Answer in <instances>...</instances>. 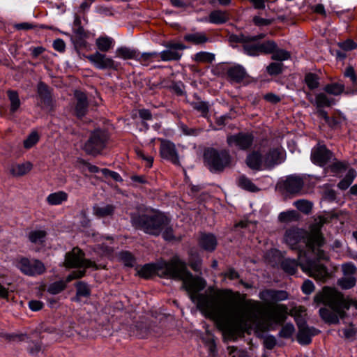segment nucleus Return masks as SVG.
<instances>
[{"label": "nucleus", "mask_w": 357, "mask_h": 357, "mask_svg": "<svg viewBox=\"0 0 357 357\" xmlns=\"http://www.w3.org/2000/svg\"><path fill=\"white\" fill-rule=\"evenodd\" d=\"M139 276L149 278L153 275L180 280L191 301L197 305L199 310L213 320L223 336L229 340H236L255 326V333L268 331L271 321L282 324L287 319V306L283 304L269 305V312L266 317L263 316L264 305L258 301L248 300L243 312L234 314L229 302L218 299L220 291L208 288V294H199L206 284V281L198 276H194L188 270L187 264L178 256L173 257L168 261L148 264L139 268Z\"/></svg>", "instance_id": "1"}, {"label": "nucleus", "mask_w": 357, "mask_h": 357, "mask_svg": "<svg viewBox=\"0 0 357 357\" xmlns=\"http://www.w3.org/2000/svg\"><path fill=\"white\" fill-rule=\"evenodd\" d=\"M327 218L319 217L310 227V233L298 228H289L284 234V242L291 249H299L301 244L305 243L319 259H327L326 253L321 250L324 238L321 233V227L326 222Z\"/></svg>", "instance_id": "2"}, {"label": "nucleus", "mask_w": 357, "mask_h": 357, "mask_svg": "<svg viewBox=\"0 0 357 357\" xmlns=\"http://www.w3.org/2000/svg\"><path fill=\"white\" fill-rule=\"evenodd\" d=\"M314 303L316 306L324 304L331 308L329 310L321 307L319 310L321 319L329 324H337L340 318L342 319L345 317L346 310L351 306V303L341 292L329 287H324L321 291L316 294L314 297Z\"/></svg>", "instance_id": "3"}, {"label": "nucleus", "mask_w": 357, "mask_h": 357, "mask_svg": "<svg viewBox=\"0 0 357 357\" xmlns=\"http://www.w3.org/2000/svg\"><path fill=\"white\" fill-rule=\"evenodd\" d=\"M133 224L145 233L159 235L162 231L163 236L167 240L173 238L172 229L169 227V220L163 213L158 211H148L137 218H132Z\"/></svg>", "instance_id": "4"}, {"label": "nucleus", "mask_w": 357, "mask_h": 357, "mask_svg": "<svg viewBox=\"0 0 357 357\" xmlns=\"http://www.w3.org/2000/svg\"><path fill=\"white\" fill-rule=\"evenodd\" d=\"M109 135L105 130L93 131L82 146L83 151L88 155L96 156L102 153L107 146Z\"/></svg>", "instance_id": "5"}, {"label": "nucleus", "mask_w": 357, "mask_h": 357, "mask_svg": "<svg viewBox=\"0 0 357 357\" xmlns=\"http://www.w3.org/2000/svg\"><path fill=\"white\" fill-rule=\"evenodd\" d=\"M204 158L211 172H221L229 167L232 161L227 151H218L214 149L206 150L204 153Z\"/></svg>", "instance_id": "6"}, {"label": "nucleus", "mask_w": 357, "mask_h": 357, "mask_svg": "<svg viewBox=\"0 0 357 357\" xmlns=\"http://www.w3.org/2000/svg\"><path fill=\"white\" fill-rule=\"evenodd\" d=\"M64 266L66 268H98L95 262L84 259V252L78 248H74L72 251L66 253Z\"/></svg>", "instance_id": "7"}, {"label": "nucleus", "mask_w": 357, "mask_h": 357, "mask_svg": "<svg viewBox=\"0 0 357 357\" xmlns=\"http://www.w3.org/2000/svg\"><path fill=\"white\" fill-rule=\"evenodd\" d=\"M17 268L24 275L36 276L45 273L46 268L43 262L37 259L21 257L16 261Z\"/></svg>", "instance_id": "8"}, {"label": "nucleus", "mask_w": 357, "mask_h": 357, "mask_svg": "<svg viewBox=\"0 0 357 357\" xmlns=\"http://www.w3.org/2000/svg\"><path fill=\"white\" fill-rule=\"evenodd\" d=\"M299 265L302 270L316 280L324 282L329 278V273L325 266L316 262L308 261L303 263L301 259V252L298 255Z\"/></svg>", "instance_id": "9"}, {"label": "nucleus", "mask_w": 357, "mask_h": 357, "mask_svg": "<svg viewBox=\"0 0 357 357\" xmlns=\"http://www.w3.org/2000/svg\"><path fill=\"white\" fill-rule=\"evenodd\" d=\"M86 58L98 69H116L115 61L112 58L100 52H96L92 54L87 55Z\"/></svg>", "instance_id": "10"}, {"label": "nucleus", "mask_w": 357, "mask_h": 357, "mask_svg": "<svg viewBox=\"0 0 357 357\" xmlns=\"http://www.w3.org/2000/svg\"><path fill=\"white\" fill-rule=\"evenodd\" d=\"M332 153L324 145L317 144L312 149L311 160L315 165H325L332 158Z\"/></svg>", "instance_id": "11"}, {"label": "nucleus", "mask_w": 357, "mask_h": 357, "mask_svg": "<svg viewBox=\"0 0 357 357\" xmlns=\"http://www.w3.org/2000/svg\"><path fill=\"white\" fill-rule=\"evenodd\" d=\"M167 50L158 53L160 61H169L180 59L181 54L178 50H183L185 46L179 43H169L166 45Z\"/></svg>", "instance_id": "12"}, {"label": "nucleus", "mask_w": 357, "mask_h": 357, "mask_svg": "<svg viewBox=\"0 0 357 357\" xmlns=\"http://www.w3.org/2000/svg\"><path fill=\"white\" fill-rule=\"evenodd\" d=\"M252 142L253 136L248 133H238L227 137V143L229 146H236L242 150L250 147Z\"/></svg>", "instance_id": "13"}, {"label": "nucleus", "mask_w": 357, "mask_h": 357, "mask_svg": "<svg viewBox=\"0 0 357 357\" xmlns=\"http://www.w3.org/2000/svg\"><path fill=\"white\" fill-rule=\"evenodd\" d=\"M160 142V153L161 157L175 165H179V159L175 145L172 142L165 139H161Z\"/></svg>", "instance_id": "14"}, {"label": "nucleus", "mask_w": 357, "mask_h": 357, "mask_svg": "<svg viewBox=\"0 0 357 357\" xmlns=\"http://www.w3.org/2000/svg\"><path fill=\"white\" fill-rule=\"evenodd\" d=\"M298 326V333L297 340L301 344H308L311 342V338L318 333V331L314 328L308 327L305 322L297 321Z\"/></svg>", "instance_id": "15"}, {"label": "nucleus", "mask_w": 357, "mask_h": 357, "mask_svg": "<svg viewBox=\"0 0 357 357\" xmlns=\"http://www.w3.org/2000/svg\"><path fill=\"white\" fill-rule=\"evenodd\" d=\"M282 153L283 151L280 148L271 149L268 152L264 153V162L266 169H271L281 163L282 161Z\"/></svg>", "instance_id": "16"}, {"label": "nucleus", "mask_w": 357, "mask_h": 357, "mask_svg": "<svg viewBox=\"0 0 357 357\" xmlns=\"http://www.w3.org/2000/svg\"><path fill=\"white\" fill-rule=\"evenodd\" d=\"M246 164L252 169L261 171L266 169L264 162V153L260 151H254L249 153L246 158Z\"/></svg>", "instance_id": "17"}, {"label": "nucleus", "mask_w": 357, "mask_h": 357, "mask_svg": "<svg viewBox=\"0 0 357 357\" xmlns=\"http://www.w3.org/2000/svg\"><path fill=\"white\" fill-rule=\"evenodd\" d=\"M33 168V164L29 161H24L23 162H13L11 163L8 171L10 174L14 177H20L28 174Z\"/></svg>", "instance_id": "18"}, {"label": "nucleus", "mask_w": 357, "mask_h": 357, "mask_svg": "<svg viewBox=\"0 0 357 357\" xmlns=\"http://www.w3.org/2000/svg\"><path fill=\"white\" fill-rule=\"evenodd\" d=\"M259 297L264 301L278 302L288 298V294L285 291L267 289L259 293Z\"/></svg>", "instance_id": "19"}, {"label": "nucleus", "mask_w": 357, "mask_h": 357, "mask_svg": "<svg viewBox=\"0 0 357 357\" xmlns=\"http://www.w3.org/2000/svg\"><path fill=\"white\" fill-rule=\"evenodd\" d=\"M75 97L76 99L75 114L78 117H82L85 115L88 109L86 96L82 91H76L75 92Z\"/></svg>", "instance_id": "20"}, {"label": "nucleus", "mask_w": 357, "mask_h": 357, "mask_svg": "<svg viewBox=\"0 0 357 357\" xmlns=\"http://www.w3.org/2000/svg\"><path fill=\"white\" fill-rule=\"evenodd\" d=\"M303 186V181L299 176H289L284 182V188L291 194L298 193Z\"/></svg>", "instance_id": "21"}, {"label": "nucleus", "mask_w": 357, "mask_h": 357, "mask_svg": "<svg viewBox=\"0 0 357 357\" xmlns=\"http://www.w3.org/2000/svg\"><path fill=\"white\" fill-rule=\"evenodd\" d=\"M68 199V195L63 190L56 191L50 193L46 197L47 203L50 206H56L62 204L66 202Z\"/></svg>", "instance_id": "22"}, {"label": "nucleus", "mask_w": 357, "mask_h": 357, "mask_svg": "<svg viewBox=\"0 0 357 357\" xmlns=\"http://www.w3.org/2000/svg\"><path fill=\"white\" fill-rule=\"evenodd\" d=\"M184 40L194 45H202L208 41V38L204 32H194L184 36Z\"/></svg>", "instance_id": "23"}, {"label": "nucleus", "mask_w": 357, "mask_h": 357, "mask_svg": "<svg viewBox=\"0 0 357 357\" xmlns=\"http://www.w3.org/2000/svg\"><path fill=\"white\" fill-rule=\"evenodd\" d=\"M229 19V16L228 13L220 10L212 11L208 16V22L215 24L225 23Z\"/></svg>", "instance_id": "24"}, {"label": "nucleus", "mask_w": 357, "mask_h": 357, "mask_svg": "<svg viewBox=\"0 0 357 357\" xmlns=\"http://www.w3.org/2000/svg\"><path fill=\"white\" fill-rule=\"evenodd\" d=\"M227 75L231 80L240 82L245 77L246 73L243 67L235 66L228 69Z\"/></svg>", "instance_id": "25"}, {"label": "nucleus", "mask_w": 357, "mask_h": 357, "mask_svg": "<svg viewBox=\"0 0 357 357\" xmlns=\"http://www.w3.org/2000/svg\"><path fill=\"white\" fill-rule=\"evenodd\" d=\"M199 245L208 251L213 250L217 245L216 239L212 234H202L199 239Z\"/></svg>", "instance_id": "26"}, {"label": "nucleus", "mask_w": 357, "mask_h": 357, "mask_svg": "<svg viewBox=\"0 0 357 357\" xmlns=\"http://www.w3.org/2000/svg\"><path fill=\"white\" fill-rule=\"evenodd\" d=\"M114 40L108 36H100L96 40V45L100 52H107L113 47Z\"/></svg>", "instance_id": "27"}, {"label": "nucleus", "mask_w": 357, "mask_h": 357, "mask_svg": "<svg viewBox=\"0 0 357 357\" xmlns=\"http://www.w3.org/2000/svg\"><path fill=\"white\" fill-rule=\"evenodd\" d=\"M47 236V232L43 229H35L28 234V239L33 244H43Z\"/></svg>", "instance_id": "28"}, {"label": "nucleus", "mask_w": 357, "mask_h": 357, "mask_svg": "<svg viewBox=\"0 0 357 357\" xmlns=\"http://www.w3.org/2000/svg\"><path fill=\"white\" fill-rule=\"evenodd\" d=\"M116 56L123 59H136L137 52L135 50L127 47H120L116 50Z\"/></svg>", "instance_id": "29"}, {"label": "nucleus", "mask_w": 357, "mask_h": 357, "mask_svg": "<svg viewBox=\"0 0 357 357\" xmlns=\"http://www.w3.org/2000/svg\"><path fill=\"white\" fill-rule=\"evenodd\" d=\"M38 93L42 105H48L50 102V92L48 86L43 82L38 84Z\"/></svg>", "instance_id": "30"}, {"label": "nucleus", "mask_w": 357, "mask_h": 357, "mask_svg": "<svg viewBox=\"0 0 357 357\" xmlns=\"http://www.w3.org/2000/svg\"><path fill=\"white\" fill-rule=\"evenodd\" d=\"M136 59L142 65L148 66L151 63L160 61V55L158 52L143 53L141 54L137 52V58Z\"/></svg>", "instance_id": "31"}, {"label": "nucleus", "mask_w": 357, "mask_h": 357, "mask_svg": "<svg viewBox=\"0 0 357 357\" xmlns=\"http://www.w3.org/2000/svg\"><path fill=\"white\" fill-rule=\"evenodd\" d=\"M93 214L98 218H105L110 216L114 211V206L110 204L103 206H95L93 207Z\"/></svg>", "instance_id": "32"}, {"label": "nucleus", "mask_w": 357, "mask_h": 357, "mask_svg": "<svg viewBox=\"0 0 357 357\" xmlns=\"http://www.w3.org/2000/svg\"><path fill=\"white\" fill-rule=\"evenodd\" d=\"M238 185L241 188L248 191L257 192L259 190V188L252 183V181L245 175L239 176L238 179Z\"/></svg>", "instance_id": "33"}, {"label": "nucleus", "mask_w": 357, "mask_h": 357, "mask_svg": "<svg viewBox=\"0 0 357 357\" xmlns=\"http://www.w3.org/2000/svg\"><path fill=\"white\" fill-rule=\"evenodd\" d=\"M356 176V172L354 169H349L344 178L338 183V187L341 190L347 189L352 183Z\"/></svg>", "instance_id": "34"}, {"label": "nucleus", "mask_w": 357, "mask_h": 357, "mask_svg": "<svg viewBox=\"0 0 357 357\" xmlns=\"http://www.w3.org/2000/svg\"><path fill=\"white\" fill-rule=\"evenodd\" d=\"M194 59L199 63H211L215 59V55L206 52H199L195 54Z\"/></svg>", "instance_id": "35"}, {"label": "nucleus", "mask_w": 357, "mask_h": 357, "mask_svg": "<svg viewBox=\"0 0 357 357\" xmlns=\"http://www.w3.org/2000/svg\"><path fill=\"white\" fill-rule=\"evenodd\" d=\"M324 90L328 93L338 96L341 94L344 90V85L341 83H332L330 84H327Z\"/></svg>", "instance_id": "36"}, {"label": "nucleus", "mask_w": 357, "mask_h": 357, "mask_svg": "<svg viewBox=\"0 0 357 357\" xmlns=\"http://www.w3.org/2000/svg\"><path fill=\"white\" fill-rule=\"evenodd\" d=\"M298 265L296 260L290 259H286L282 263L283 270L290 275H293L296 273Z\"/></svg>", "instance_id": "37"}, {"label": "nucleus", "mask_w": 357, "mask_h": 357, "mask_svg": "<svg viewBox=\"0 0 357 357\" xmlns=\"http://www.w3.org/2000/svg\"><path fill=\"white\" fill-rule=\"evenodd\" d=\"M8 96L10 102V112L14 113L20 106V100L18 94L16 91H8Z\"/></svg>", "instance_id": "38"}, {"label": "nucleus", "mask_w": 357, "mask_h": 357, "mask_svg": "<svg viewBox=\"0 0 357 357\" xmlns=\"http://www.w3.org/2000/svg\"><path fill=\"white\" fill-rule=\"evenodd\" d=\"M259 54H271L276 49L277 45L273 40H268L262 43H258Z\"/></svg>", "instance_id": "39"}, {"label": "nucleus", "mask_w": 357, "mask_h": 357, "mask_svg": "<svg viewBox=\"0 0 357 357\" xmlns=\"http://www.w3.org/2000/svg\"><path fill=\"white\" fill-rule=\"evenodd\" d=\"M356 280L354 276H345L340 278L337 283L344 289H349L355 286Z\"/></svg>", "instance_id": "40"}, {"label": "nucleus", "mask_w": 357, "mask_h": 357, "mask_svg": "<svg viewBox=\"0 0 357 357\" xmlns=\"http://www.w3.org/2000/svg\"><path fill=\"white\" fill-rule=\"evenodd\" d=\"M314 103L317 107L321 108L331 106L333 102L326 94L321 93L316 96Z\"/></svg>", "instance_id": "41"}, {"label": "nucleus", "mask_w": 357, "mask_h": 357, "mask_svg": "<svg viewBox=\"0 0 357 357\" xmlns=\"http://www.w3.org/2000/svg\"><path fill=\"white\" fill-rule=\"evenodd\" d=\"M75 33L79 38L73 40L76 48H81L86 46V42L83 39L86 34L82 27H79L75 30Z\"/></svg>", "instance_id": "42"}, {"label": "nucleus", "mask_w": 357, "mask_h": 357, "mask_svg": "<svg viewBox=\"0 0 357 357\" xmlns=\"http://www.w3.org/2000/svg\"><path fill=\"white\" fill-rule=\"evenodd\" d=\"M278 218L280 222H289L296 220L298 218V214L295 211H288L280 213Z\"/></svg>", "instance_id": "43"}, {"label": "nucleus", "mask_w": 357, "mask_h": 357, "mask_svg": "<svg viewBox=\"0 0 357 357\" xmlns=\"http://www.w3.org/2000/svg\"><path fill=\"white\" fill-rule=\"evenodd\" d=\"M294 206L301 212L308 214L312 207V204L309 201L305 199L298 200L294 202Z\"/></svg>", "instance_id": "44"}, {"label": "nucleus", "mask_w": 357, "mask_h": 357, "mask_svg": "<svg viewBox=\"0 0 357 357\" xmlns=\"http://www.w3.org/2000/svg\"><path fill=\"white\" fill-rule=\"evenodd\" d=\"M243 48L245 52L250 56H257L259 54L258 43H252L246 40Z\"/></svg>", "instance_id": "45"}, {"label": "nucleus", "mask_w": 357, "mask_h": 357, "mask_svg": "<svg viewBox=\"0 0 357 357\" xmlns=\"http://www.w3.org/2000/svg\"><path fill=\"white\" fill-rule=\"evenodd\" d=\"M39 140L38 134L33 131L31 132L29 136L24 139L23 144L24 147L26 149H29L37 144Z\"/></svg>", "instance_id": "46"}, {"label": "nucleus", "mask_w": 357, "mask_h": 357, "mask_svg": "<svg viewBox=\"0 0 357 357\" xmlns=\"http://www.w3.org/2000/svg\"><path fill=\"white\" fill-rule=\"evenodd\" d=\"M76 296L77 298L89 297L90 296L91 291L89 286L86 284L79 282L76 284Z\"/></svg>", "instance_id": "47"}, {"label": "nucleus", "mask_w": 357, "mask_h": 357, "mask_svg": "<svg viewBox=\"0 0 357 357\" xmlns=\"http://www.w3.org/2000/svg\"><path fill=\"white\" fill-rule=\"evenodd\" d=\"M295 332V328L293 324H287L284 325L280 331L279 332V336L283 338L291 337Z\"/></svg>", "instance_id": "48"}, {"label": "nucleus", "mask_w": 357, "mask_h": 357, "mask_svg": "<svg viewBox=\"0 0 357 357\" xmlns=\"http://www.w3.org/2000/svg\"><path fill=\"white\" fill-rule=\"evenodd\" d=\"M66 282L63 281H57L50 285L48 292L52 294H57L66 288Z\"/></svg>", "instance_id": "49"}, {"label": "nucleus", "mask_w": 357, "mask_h": 357, "mask_svg": "<svg viewBox=\"0 0 357 357\" xmlns=\"http://www.w3.org/2000/svg\"><path fill=\"white\" fill-rule=\"evenodd\" d=\"M305 81L307 84V86L310 89H314L318 87L319 86V81H318V77L313 73H308L305 75Z\"/></svg>", "instance_id": "50"}, {"label": "nucleus", "mask_w": 357, "mask_h": 357, "mask_svg": "<svg viewBox=\"0 0 357 357\" xmlns=\"http://www.w3.org/2000/svg\"><path fill=\"white\" fill-rule=\"evenodd\" d=\"M272 59L278 61H284L288 59L290 57V54L288 52L280 50L275 49L273 52H272Z\"/></svg>", "instance_id": "51"}, {"label": "nucleus", "mask_w": 357, "mask_h": 357, "mask_svg": "<svg viewBox=\"0 0 357 357\" xmlns=\"http://www.w3.org/2000/svg\"><path fill=\"white\" fill-rule=\"evenodd\" d=\"M119 259L126 266H131L133 264L134 259L129 252L124 251L120 252Z\"/></svg>", "instance_id": "52"}, {"label": "nucleus", "mask_w": 357, "mask_h": 357, "mask_svg": "<svg viewBox=\"0 0 357 357\" xmlns=\"http://www.w3.org/2000/svg\"><path fill=\"white\" fill-rule=\"evenodd\" d=\"M291 315L296 317V320L303 322L300 319L305 315V308L303 306H296L291 310Z\"/></svg>", "instance_id": "53"}, {"label": "nucleus", "mask_w": 357, "mask_h": 357, "mask_svg": "<svg viewBox=\"0 0 357 357\" xmlns=\"http://www.w3.org/2000/svg\"><path fill=\"white\" fill-rule=\"evenodd\" d=\"M342 270L345 276H354L356 272V267L351 263L344 264Z\"/></svg>", "instance_id": "54"}, {"label": "nucleus", "mask_w": 357, "mask_h": 357, "mask_svg": "<svg viewBox=\"0 0 357 357\" xmlns=\"http://www.w3.org/2000/svg\"><path fill=\"white\" fill-rule=\"evenodd\" d=\"M282 67V63H272L267 67V71L270 75H278L281 73Z\"/></svg>", "instance_id": "55"}, {"label": "nucleus", "mask_w": 357, "mask_h": 357, "mask_svg": "<svg viewBox=\"0 0 357 357\" xmlns=\"http://www.w3.org/2000/svg\"><path fill=\"white\" fill-rule=\"evenodd\" d=\"M253 22L258 26H268L273 22V20L255 16L253 17Z\"/></svg>", "instance_id": "56"}, {"label": "nucleus", "mask_w": 357, "mask_h": 357, "mask_svg": "<svg viewBox=\"0 0 357 357\" xmlns=\"http://www.w3.org/2000/svg\"><path fill=\"white\" fill-rule=\"evenodd\" d=\"M195 109L200 112L202 114H206L208 111V105L204 102H196L192 103Z\"/></svg>", "instance_id": "57"}, {"label": "nucleus", "mask_w": 357, "mask_h": 357, "mask_svg": "<svg viewBox=\"0 0 357 357\" xmlns=\"http://www.w3.org/2000/svg\"><path fill=\"white\" fill-rule=\"evenodd\" d=\"M301 289L305 294H310L314 290V285L312 281L307 280L303 282Z\"/></svg>", "instance_id": "58"}, {"label": "nucleus", "mask_w": 357, "mask_h": 357, "mask_svg": "<svg viewBox=\"0 0 357 357\" xmlns=\"http://www.w3.org/2000/svg\"><path fill=\"white\" fill-rule=\"evenodd\" d=\"M189 265L195 271H199L201 268V259L199 257L194 258L192 255L189 259Z\"/></svg>", "instance_id": "59"}, {"label": "nucleus", "mask_w": 357, "mask_h": 357, "mask_svg": "<svg viewBox=\"0 0 357 357\" xmlns=\"http://www.w3.org/2000/svg\"><path fill=\"white\" fill-rule=\"evenodd\" d=\"M344 75L347 77H349L353 84H356L357 82L356 75L354 69L351 66H349L345 69Z\"/></svg>", "instance_id": "60"}, {"label": "nucleus", "mask_w": 357, "mask_h": 357, "mask_svg": "<svg viewBox=\"0 0 357 357\" xmlns=\"http://www.w3.org/2000/svg\"><path fill=\"white\" fill-rule=\"evenodd\" d=\"M276 344V340L273 335L266 336L264 340V345L268 349H272Z\"/></svg>", "instance_id": "61"}, {"label": "nucleus", "mask_w": 357, "mask_h": 357, "mask_svg": "<svg viewBox=\"0 0 357 357\" xmlns=\"http://www.w3.org/2000/svg\"><path fill=\"white\" fill-rule=\"evenodd\" d=\"M339 46L344 50H352L356 47V44L351 40H347L339 43Z\"/></svg>", "instance_id": "62"}, {"label": "nucleus", "mask_w": 357, "mask_h": 357, "mask_svg": "<svg viewBox=\"0 0 357 357\" xmlns=\"http://www.w3.org/2000/svg\"><path fill=\"white\" fill-rule=\"evenodd\" d=\"M101 171L105 176H109L116 181H121L122 180L120 174L117 172L110 171L107 169H102Z\"/></svg>", "instance_id": "63"}, {"label": "nucleus", "mask_w": 357, "mask_h": 357, "mask_svg": "<svg viewBox=\"0 0 357 357\" xmlns=\"http://www.w3.org/2000/svg\"><path fill=\"white\" fill-rule=\"evenodd\" d=\"M228 352L232 357H245V353L244 351H238L234 346L228 347Z\"/></svg>", "instance_id": "64"}]
</instances>
